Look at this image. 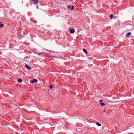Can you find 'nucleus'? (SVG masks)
Here are the masks:
<instances>
[{"label":"nucleus","mask_w":134,"mask_h":134,"mask_svg":"<svg viewBox=\"0 0 134 134\" xmlns=\"http://www.w3.org/2000/svg\"><path fill=\"white\" fill-rule=\"evenodd\" d=\"M28 58V57L27 56H26V58Z\"/></svg>","instance_id":"19"},{"label":"nucleus","mask_w":134,"mask_h":134,"mask_svg":"<svg viewBox=\"0 0 134 134\" xmlns=\"http://www.w3.org/2000/svg\"><path fill=\"white\" fill-rule=\"evenodd\" d=\"M24 37L23 35H18L17 37L19 39H21L23 38Z\"/></svg>","instance_id":"1"},{"label":"nucleus","mask_w":134,"mask_h":134,"mask_svg":"<svg viewBox=\"0 0 134 134\" xmlns=\"http://www.w3.org/2000/svg\"><path fill=\"white\" fill-rule=\"evenodd\" d=\"M33 2V3L36 4L38 2V0H30Z\"/></svg>","instance_id":"4"},{"label":"nucleus","mask_w":134,"mask_h":134,"mask_svg":"<svg viewBox=\"0 0 134 134\" xmlns=\"http://www.w3.org/2000/svg\"><path fill=\"white\" fill-rule=\"evenodd\" d=\"M37 81V80L36 79H34L32 80L31 82V83H32L34 82H36Z\"/></svg>","instance_id":"5"},{"label":"nucleus","mask_w":134,"mask_h":134,"mask_svg":"<svg viewBox=\"0 0 134 134\" xmlns=\"http://www.w3.org/2000/svg\"><path fill=\"white\" fill-rule=\"evenodd\" d=\"M25 67L28 70H30L31 69V67L29 66L27 64H26L25 65Z\"/></svg>","instance_id":"2"},{"label":"nucleus","mask_w":134,"mask_h":134,"mask_svg":"<svg viewBox=\"0 0 134 134\" xmlns=\"http://www.w3.org/2000/svg\"><path fill=\"white\" fill-rule=\"evenodd\" d=\"M103 114L104 115V116H105L107 115V114H104V113H103Z\"/></svg>","instance_id":"17"},{"label":"nucleus","mask_w":134,"mask_h":134,"mask_svg":"<svg viewBox=\"0 0 134 134\" xmlns=\"http://www.w3.org/2000/svg\"><path fill=\"white\" fill-rule=\"evenodd\" d=\"M113 15L112 14H111L110 15V19H113Z\"/></svg>","instance_id":"12"},{"label":"nucleus","mask_w":134,"mask_h":134,"mask_svg":"<svg viewBox=\"0 0 134 134\" xmlns=\"http://www.w3.org/2000/svg\"><path fill=\"white\" fill-rule=\"evenodd\" d=\"M106 111V110H104L103 111V112L104 113V112H105Z\"/></svg>","instance_id":"18"},{"label":"nucleus","mask_w":134,"mask_h":134,"mask_svg":"<svg viewBox=\"0 0 134 134\" xmlns=\"http://www.w3.org/2000/svg\"><path fill=\"white\" fill-rule=\"evenodd\" d=\"M74 6L73 5H72L71 6V10H72L73 9H74Z\"/></svg>","instance_id":"13"},{"label":"nucleus","mask_w":134,"mask_h":134,"mask_svg":"<svg viewBox=\"0 0 134 134\" xmlns=\"http://www.w3.org/2000/svg\"><path fill=\"white\" fill-rule=\"evenodd\" d=\"M131 34V33L130 32H128L127 34L126 35V37H127V36H129Z\"/></svg>","instance_id":"10"},{"label":"nucleus","mask_w":134,"mask_h":134,"mask_svg":"<svg viewBox=\"0 0 134 134\" xmlns=\"http://www.w3.org/2000/svg\"><path fill=\"white\" fill-rule=\"evenodd\" d=\"M101 105L102 106H104L105 105V104L104 103H100Z\"/></svg>","instance_id":"11"},{"label":"nucleus","mask_w":134,"mask_h":134,"mask_svg":"<svg viewBox=\"0 0 134 134\" xmlns=\"http://www.w3.org/2000/svg\"><path fill=\"white\" fill-rule=\"evenodd\" d=\"M18 81L19 83H21L22 81V80L21 79H19L18 80Z\"/></svg>","instance_id":"7"},{"label":"nucleus","mask_w":134,"mask_h":134,"mask_svg":"<svg viewBox=\"0 0 134 134\" xmlns=\"http://www.w3.org/2000/svg\"><path fill=\"white\" fill-rule=\"evenodd\" d=\"M75 32V30L74 29H72L70 30V32L71 34H73Z\"/></svg>","instance_id":"3"},{"label":"nucleus","mask_w":134,"mask_h":134,"mask_svg":"<svg viewBox=\"0 0 134 134\" xmlns=\"http://www.w3.org/2000/svg\"><path fill=\"white\" fill-rule=\"evenodd\" d=\"M50 88L51 89H52V85H51L50 86Z\"/></svg>","instance_id":"16"},{"label":"nucleus","mask_w":134,"mask_h":134,"mask_svg":"<svg viewBox=\"0 0 134 134\" xmlns=\"http://www.w3.org/2000/svg\"><path fill=\"white\" fill-rule=\"evenodd\" d=\"M83 51L84 52H85V53L86 54H88V52H87V51H86V49H83Z\"/></svg>","instance_id":"6"},{"label":"nucleus","mask_w":134,"mask_h":134,"mask_svg":"<svg viewBox=\"0 0 134 134\" xmlns=\"http://www.w3.org/2000/svg\"><path fill=\"white\" fill-rule=\"evenodd\" d=\"M2 22L0 21V27H2L4 26V24H1Z\"/></svg>","instance_id":"8"},{"label":"nucleus","mask_w":134,"mask_h":134,"mask_svg":"<svg viewBox=\"0 0 134 134\" xmlns=\"http://www.w3.org/2000/svg\"><path fill=\"white\" fill-rule=\"evenodd\" d=\"M71 7V6L69 5H68V9H70Z\"/></svg>","instance_id":"15"},{"label":"nucleus","mask_w":134,"mask_h":134,"mask_svg":"<svg viewBox=\"0 0 134 134\" xmlns=\"http://www.w3.org/2000/svg\"><path fill=\"white\" fill-rule=\"evenodd\" d=\"M96 124L98 126H100L101 125V124L99 122H97L96 123Z\"/></svg>","instance_id":"9"},{"label":"nucleus","mask_w":134,"mask_h":134,"mask_svg":"<svg viewBox=\"0 0 134 134\" xmlns=\"http://www.w3.org/2000/svg\"><path fill=\"white\" fill-rule=\"evenodd\" d=\"M99 101L100 103H102V102H103V100L102 99H101L99 100Z\"/></svg>","instance_id":"14"}]
</instances>
